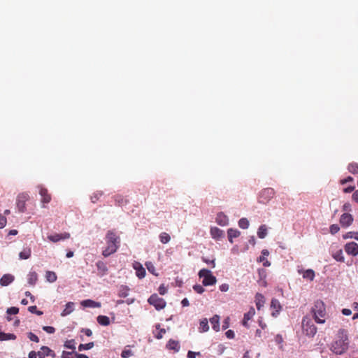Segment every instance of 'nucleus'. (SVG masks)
<instances>
[{
	"instance_id": "f257e3e1",
	"label": "nucleus",
	"mask_w": 358,
	"mask_h": 358,
	"mask_svg": "<svg viewBox=\"0 0 358 358\" xmlns=\"http://www.w3.org/2000/svg\"><path fill=\"white\" fill-rule=\"evenodd\" d=\"M349 348L348 332L344 329L338 331L335 341L331 345V350L336 355L345 353Z\"/></svg>"
},
{
	"instance_id": "f03ea898",
	"label": "nucleus",
	"mask_w": 358,
	"mask_h": 358,
	"mask_svg": "<svg viewBox=\"0 0 358 358\" xmlns=\"http://www.w3.org/2000/svg\"><path fill=\"white\" fill-rule=\"evenodd\" d=\"M313 309L310 310V314L306 315L302 320L303 333L310 337L313 336Z\"/></svg>"
},
{
	"instance_id": "7ed1b4c3",
	"label": "nucleus",
	"mask_w": 358,
	"mask_h": 358,
	"mask_svg": "<svg viewBox=\"0 0 358 358\" xmlns=\"http://www.w3.org/2000/svg\"><path fill=\"white\" fill-rule=\"evenodd\" d=\"M315 322L323 324L325 322L326 310L322 301H317L315 302Z\"/></svg>"
},
{
	"instance_id": "20e7f679",
	"label": "nucleus",
	"mask_w": 358,
	"mask_h": 358,
	"mask_svg": "<svg viewBox=\"0 0 358 358\" xmlns=\"http://www.w3.org/2000/svg\"><path fill=\"white\" fill-rule=\"evenodd\" d=\"M199 276L200 278H203L202 283L204 286L213 285L217 282L216 278L211 271L206 268L199 271Z\"/></svg>"
},
{
	"instance_id": "39448f33",
	"label": "nucleus",
	"mask_w": 358,
	"mask_h": 358,
	"mask_svg": "<svg viewBox=\"0 0 358 358\" xmlns=\"http://www.w3.org/2000/svg\"><path fill=\"white\" fill-rule=\"evenodd\" d=\"M106 244L108 247H114L116 250L119 248L120 238L113 230L108 231L106 235Z\"/></svg>"
},
{
	"instance_id": "423d86ee",
	"label": "nucleus",
	"mask_w": 358,
	"mask_h": 358,
	"mask_svg": "<svg viewBox=\"0 0 358 358\" xmlns=\"http://www.w3.org/2000/svg\"><path fill=\"white\" fill-rule=\"evenodd\" d=\"M274 195L275 191L273 188H265L260 192L258 201L261 203L266 204L274 196Z\"/></svg>"
},
{
	"instance_id": "0eeeda50",
	"label": "nucleus",
	"mask_w": 358,
	"mask_h": 358,
	"mask_svg": "<svg viewBox=\"0 0 358 358\" xmlns=\"http://www.w3.org/2000/svg\"><path fill=\"white\" fill-rule=\"evenodd\" d=\"M148 301L150 305L155 306L157 310L163 309L166 304L165 300L159 297L156 294H152L148 299Z\"/></svg>"
},
{
	"instance_id": "6e6552de",
	"label": "nucleus",
	"mask_w": 358,
	"mask_h": 358,
	"mask_svg": "<svg viewBox=\"0 0 358 358\" xmlns=\"http://www.w3.org/2000/svg\"><path fill=\"white\" fill-rule=\"evenodd\" d=\"M29 199V196L27 193L20 194L16 200V206L20 213H24L26 210V201Z\"/></svg>"
},
{
	"instance_id": "1a4fd4ad",
	"label": "nucleus",
	"mask_w": 358,
	"mask_h": 358,
	"mask_svg": "<svg viewBox=\"0 0 358 358\" xmlns=\"http://www.w3.org/2000/svg\"><path fill=\"white\" fill-rule=\"evenodd\" d=\"M96 266L97 268V275L99 277H103L108 274V268L106 262L99 260L96 262Z\"/></svg>"
},
{
	"instance_id": "9d476101",
	"label": "nucleus",
	"mask_w": 358,
	"mask_h": 358,
	"mask_svg": "<svg viewBox=\"0 0 358 358\" xmlns=\"http://www.w3.org/2000/svg\"><path fill=\"white\" fill-rule=\"evenodd\" d=\"M345 252L352 256L358 255V244L355 242H350L345 245Z\"/></svg>"
},
{
	"instance_id": "9b49d317",
	"label": "nucleus",
	"mask_w": 358,
	"mask_h": 358,
	"mask_svg": "<svg viewBox=\"0 0 358 358\" xmlns=\"http://www.w3.org/2000/svg\"><path fill=\"white\" fill-rule=\"evenodd\" d=\"M38 187L39 189V194L41 196V202L43 204L50 203L51 201V195L48 193V189L42 185H39Z\"/></svg>"
},
{
	"instance_id": "f8f14e48",
	"label": "nucleus",
	"mask_w": 358,
	"mask_h": 358,
	"mask_svg": "<svg viewBox=\"0 0 358 358\" xmlns=\"http://www.w3.org/2000/svg\"><path fill=\"white\" fill-rule=\"evenodd\" d=\"M70 238V234L65 232L63 234H55L48 236V239L53 243L58 242L61 240H65Z\"/></svg>"
},
{
	"instance_id": "ddd939ff",
	"label": "nucleus",
	"mask_w": 358,
	"mask_h": 358,
	"mask_svg": "<svg viewBox=\"0 0 358 358\" xmlns=\"http://www.w3.org/2000/svg\"><path fill=\"white\" fill-rule=\"evenodd\" d=\"M133 268L135 269L136 275L138 278L142 279L145 276V269L140 262L135 261L133 263Z\"/></svg>"
},
{
	"instance_id": "4468645a",
	"label": "nucleus",
	"mask_w": 358,
	"mask_h": 358,
	"mask_svg": "<svg viewBox=\"0 0 358 358\" xmlns=\"http://www.w3.org/2000/svg\"><path fill=\"white\" fill-rule=\"evenodd\" d=\"M353 217L349 213H343L340 218V223L343 227H348L352 224Z\"/></svg>"
},
{
	"instance_id": "2eb2a0df",
	"label": "nucleus",
	"mask_w": 358,
	"mask_h": 358,
	"mask_svg": "<svg viewBox=\"0 0 358 358\" xmlns=\"http://www.w3.org/2000/svg\"><path fill=\"white\" fill-rule=\"evenodd\" d=\"M271 308L275 311L272 312L271 315L273 317H277L282 310V306L280 301L277 299H273L271 302Z\"/></svg>"
},
{
	"instance_id": "dca6fc26",
	"label": "nucleus",
	"mask_w": 358,
	"mask_h": 358,
	"mask_svg": "<svg viewBox=\"0 0 358 358\" xmlns=\"http://www.w3.org/2000/svg\"><path fill=\"white\" fill-rule=\"evenodd\" d=\"M38 356L40 358H44V357H45V356H47V357L50 356L52 357H55V353L53 350H52L48 347L43 346L41 348V351L38 352Z\"/></svg>"
},
{
	"instance_id": "f3484780",
	"label": "nucleus",
	"mask_w": 358,
	"mask_h": 358,
	"mask_svg": "<svg viewBox=\"0 0 358 358\" xmlns=\"http://www.w3.org/2000/svg\"><path fill=\"white\" fill-rule=\"evenodd\" d=\"M255 315V310L253 307H251L250 310L244 314L243 320L242 321V324L248 328L249 326L248 324V322L251 320L253 316Z\"/></svg>"
},
{
	"instance_id": "a211bd4d",
	"label": "nucleus",
	"mask_w": 358,
	"mask_h": 358,
	"mask_svg": "<svg viewBox=\"0 0 358 358\" xmlns=\"http://www.w3.org/2000/svg\"><path fill=\"white\" fill-rule=\"evenodd\" d=\"M333 246L331 247V255L334 259H336L337 262H344L345 258L343 256V250L342 249H336L333 250Z\"/></svg>"
},
{
	"instance_id": "6ab92c4d",
	"label": "nucleus",
	"mask_w": 358,
	"mask_h": 358,
	"mask_svg": "<svg viewBox=\"0 0 358 358\" xmlns=\"http://www.w3.org/2000/svg\"><path fill=\"white\" fill-rule=\"evenodd\" d=\"M14 280V276L11 274H5L0 279L1 286H7Z\"/></svg>"
},
{
	"instance_id": "aec40b11",
	"label": "nucleus",
	"mask_w": 358,
	"mask_h": 358,
	"mask_svg": "<svg viewBox=\"0 0 358 358\" xmlns=\"http://www.w3.org/2000/svg\"><path fill=\"white\" fill-rule=\"evenodd\" d=\"M216 222L220 226H226L228 224V217L222 213L217 214L216 217Z\"/></svg>"
},
{
	"instance_id": "412c9836",
	"label": "nucleus",
	"mask_w": 358,
	"mask_h": 358,
	"mask_svg": "<svg viewBox=\"0 0 358 358\" xmlns=\"http://www.w3.org/2000/svg\"><path fill=\"white\" fill-rule=\"evenodd\" d=\"M210 235L214 239H220L224 235V231L217 227H212L210 229Z\"/></svg>"
},
{
	"instance_id": "4be33fe9",
	"label": "nucleus",
	"mask_w": 358,
	"mask_h": 358,
	"mask_svg": "<svg viewBox=\"0 0 358 358\" xmlns=\"http://www.w3.org/2000/svg\"><path fill=\"white\" fill-rule=\"evenodd\" d=\"M255 303H256L257 308L258 310H260L264 306V305L265 303V298L262 294H260V293L256 294Z\"/></svg>"
},
{
	"instance_id": "5701e85b",
	"label": "nucleus",
	"mask_w": 358,
	"mask_h": 358,
	"mask_svg": "<svg viewBox=\"0 0 358 358\" xmlns=\"http://www.w3.org/2000/svg\"><path fill=\"white\" fill-rule=\"evenodd\" d=\"M81 305L84 307L100 308L101 303L91 299L84 300L81 302Z\"/></svg>"
},
{
	"instance_id": "b1692460",
	"label": "nucleus",
	"mask_w": 358,
	"mask_h": 358,
	"mask_svg": "<svg viewBox=\"0 0 358 358\" xmlns=\"http://www.w3.org/2000/svg\"><path fill=\"white\" fill-rule=\"evenodd\" d=\"M228 239L230 243H233V238H237L240 236L241 232L237 229L230 228L227 231Z\"/></svg>"
},
{
	"instance_id": "393cba45",
	"label": "nucleus",
	"mask_w": 358,
	"mask_h": 358,
	"mask_svg": "<svg viewBox=\"0 0 358 358\" xmlns=\"http://www.w3.org/2000/svg\"><path fill=\"white\" fill-rule=\"evenodd\" d=\"M31 250L29 247L24 248L22 251L19 253V258L20 259H27L31 257Z\"/></svg>"
},
{
	"instance_id": "a878e982",
	"label": "nucleus",
	"mask_w": 358,
	"mask_h": 358,
	"mask_svg": "<svg viewBox=\"0 0 358 358\" xmlns=\"http://www.w3.org/2000/svg\"><path fill=\"white\" fill-rule=\"evenodd\" d=\"M166 347L169 349V350H173L176 352H178L179 350H180V345H179V343L178 341H176L175 340H173V339H170L166 345Z\"/></svg>"
},
{
	"instance_id": "bb28decb",
	"label": "nucleus",
	"mask_w": 358,
	"mask_h": 358,
	"mask_svg": "<svg viewBox=\"0 0 358 358\" xmlns=\"http://www.w3.org/2000/svg\"><path fill=\"white\" fill-rule=\"evenodd\" d=\"M210 322L213 326V329L218 331L220 330V317L215 315L210 320Z\"/></svg>"
},
{
	"instance_id": "cd10ccee",
	"label": "nucleus",
	"mask_w": 358,
	"mask_h": 358,
	"mask_svg": "<svg viewBox=\"0 0 358 358\" xmlns=\"http://www.w3.org/2000/svg\"><path fill=\"white\" fill-rule=\"evenodd\" d=\"M74 310V303L73 302H68L66 304L64 310L62 311L61 315L66 316L71 313Z\"/></svg>"
},
{
	"instance_id": "c85d7f7f",
	"label": "nucleus",
	"mask_w": 358,
	"mask_h": 358,
	"mask_svg": "<svg viewBox=\"0 0 358 358\" xmlns=\"http://www.w3.org/2000/svg\"><path fill=\"white\" fill-rule=\"evenodd\" d=\"M299 273L302 274L303 278L307 280H313V271L312 269H308L306 271L299 270Z\"/></svg>"
},
{
	"instance_id": "c756f323",
	"label": "nucleus",
	"mask_w": 358,
	"mask_h": 358,
	"mask_svg": "<svg viewBox=\"0 0 358 358\" xmlns=\"http://www.w3.org/2000/svg\"><path fill=\"white\" fill-rule=\"evenodd\" d=\"M15 339L16 336L14 334L0 332V341Z\"/></svg>"
},
{
	"instance_id": "7c9ffc66",
	"label": "nucleus",
	"mask_w": 358,
	"mask_h": 358,
	"mask_svg": "<svg viewBox=\"0 0 358 358\" xmlns=\"http://www.w3.org/2000/svg\"><path fill=\"white\" fill-rule=\"evenodd\" d=\"M97 322L102 326H108L110 324V319L106 315H99L97 317Z\"/></svg>"
},
{
	"instance_id": "2f4dec72",
	"label": "nucleus",
	"mask_w": 358,
	"mask_h": 358,
	"mask_svg": "<svg viewBox=\"0 0 358 358\" xmlns=\"http://www.w3.org/2000/svg\"><path fill=\"white\" fill-rule=\"evenodd\" d=\"M267 235V227L265 224L261 225L257 231V236L259 238H264Z\"/></svg>"
},
{
	"instance_id": "473e14b6",
	"label": "nucleus",
	"mask_w": 358,
	"mask_h": 358,
	"mask_svg": "<svg viewBox=\"0 0 358 358\" xmlns=\"http://www.w3.org/2000/svg\"><path fill=\"white\" fill-rule=\"evenodd\" d=\"M45 278H46L47 281H48L50 282H54L57 280V277L55 272L48 271H46V273H45Z\"/></svg>"
},
{
	"instance_id": "72a5a7b5",
	"label": "nucleus",
	"mask_w": 358,
	"mask_h": 358,
	"mask_svg": "<svg viewBox=\"0 0 358 358\" xmlns=\"http://www.w3.org/2000/svg\"><path fill=\"white\" fill-rule=\"evenodd\" d=\"M38 280V275L36 272H30L28 275V283L34 285Z\"/></svg>"
},
{
	"instance_id": "f704fd0d",
	"label": "nucleus",
	"mask_w": 358,
	"mask_h": 358,
	"mask_svg": "<svg viewBox=\"0 0 358 358\" xmlns=\"http://www.w3.org/2000/svg\"><path fill=\"white\" fill-rule=\"evenodd\" d=\"M117 250H116L114 247H108L106 246V248L102 251V255L105 257H108L112 254H114Z\"/></svg>"
},
{
	"instance_id": "c9c22d12",
	"label": "nucleus",
	"mask_w": 358,
	"mask_h": 358,
	"mask_svg": "<svg viewBox=\"0 0 358 358\" xmlns=\"http://www.w3.org/2000/svg\"><path fill=\"white\" fill-rule=\"evenodd\" d=\"M209 326L207 319H203L200 322L199 330L201 332H206L208 330Z\"/></svg>"
},
{
	"instance_id": "e433bc0d",
	"label": "nucleus",
	"mask_w": 358,
	"mask_h": 358,
	"mask_svg": "<svg viewBox=\"0 0 358 358\" xmlns=\"http://www.w3.org/2000/svg\"><path fill=\"white\" fill-rule=\"evenodd\" d=\"M129 289L127 286L122 285L119 289L118 295L120 297H126L129 294Z\"/></svg>"
},
{
	"instance_id": "4c0bfd02",
	"label": "nucleus",
	"mask_w": 358,
	"mask_h": 358,
	"mask_svg": "<svg viewBox=\"0 0 358 358\" xmlns=\"http://www.w3.org/2000/svg\"><path fill=\"white\" fill-rule=\"evenodd\" d=\"M115 204L117 206H123L127 203V199L122 195H117L115 196Z\"/></svg>"
},
{
	"instance_id": "58836bf2",
	"label": "nucleus",
	"mask_w": 358,
	"mask_h": 358,
	"mask_svg": "<svg viewBox=\"0 0 358 358\" xmlns=\"http://www.w3.org/2000/svg\"><path fill=\"white\" fill-rule=\"evenodd\" d=\"M156 330H158L159 332L155 335V338L157 339L162 338L164 334L166 333V329L164 328H161V325L157 324L155 325Z\"/></svg>"
},
{
	"instance_id": "ea45409f",
	"label": "nucleus",
	"mask_w": 358,
	"mask_h": 358,
	"mask_svg": "<svg viewBox=\"0 0 358 358\" xmlns=\"http://www.w3.org/2000/svg\"><path fill=\"white\" fill-rule=\"evenodd\" d=\"M159 239L162 243L165 244L170 241L171 236L169 234L166 232H162L159 234Z\"/></svg>"
},
{
	"instance_id": "a19ab883",
	"label": "nucleus",
	"mask_w": 358,
	"mask_h": 358,
	"mask_svg": "<svg viewBox=\"0 0 358 358\" xmlns=\"http://www.w3.org/2000/svg\"><path fill=\"white\" fill-rule=\"evenodd\" d=\"M249 224H250V223L247 218L243 217V218L240 219L238 221V226L241 229H248L249 227Z\"/></svg>"
},
{
	"instance_id": "79ce46f5",
	"label": "nucleus",
	"mask_w": 358,
	"mask_h": 358,
	"mask_svg": "<svg viewBox=\"0 0 358 358\" xmlns=\"http://www.w3.org/2000/svg\"><path fill=\"white\" fill-rule=\"evenodd\" d=\"M103 195V192H100V191H97L94 193H93V194L91 196V201L92 203H96L100 197Z\"/></svg>"
},
{
	"instance_id": "37998d69",
	"label": "nucleus",
	"mask_w": 358,
	"mask_h": 358,
	"mask_svg": "<svg viewBox=\"0 0 358 358\" xmlns=\"http://www.w3.org/2000/svg\"><path fill=\"white\" fill-rule=\"evenodd\" d=\"M94 345V344L93 342H90L86 344H80V345L78 346V350L80 351L90 350L92 348Z\"/></svg>"
},
{
	"instance_id": "c03bdc74",
	"label": "nucleus",
	"mask_w": 358,
	"mask_h": 358,
	"mask_svg": "<svg viewBox=\"0 0 358 358\" xmlns=\"http://www.w3.org/2000/svg\"><path fill=\"white\" fill-rule=\"evenodd\" d=\"M348 171L353 173H358V164L357 163H351L348 165Z\"/></svg>"
},
{
	"instance_id": "a18cd8bd",
	"label": "nucleus",
	"mask_w": 358,
	"mask_h": 358,
	"mask_svg": "<svg viewBox=\"0 0 358 358\" xmlns=\"http://www.w3.org/2000/svg\"><path fill=\"white\" fill-rule=\"evenodd\" d=\"M145 266L149 272H150L151 273H152L155 275H157V274L155 273V267L151 262H147L145 263Z\"/></svg>"
},
{
	"instance_id": "49530a36",
	"label": "nucleus",
	"mask_w": 358,
	"mask_h": 358,
	"mask_svg": "<svg viewBox=\"0 0 358 358\" xmlns=\"http://www.w3.org/2000/svg\"><path fill=\"white\" fill-rule=\"evenodd\" d=\"M64 346L66 348H69V349H71V350H75L76 349L75 342H74L73 340H70V341H66V343L64 344Z\"/></svg>"
},
{
	"instance_id": "de8ad7c7",
	"label": "nucleus",
	"mask_w": 358,
	"mask_h": 358,
	"mask_svg": "<svg viewBox=\"0 0 358 358\" xmlns=\"http://www.w3.org/2000/svg\"><path fill=\"white\" fill-rule=\"evenodd\" d=\"M19 312V308L17 307H10L8 308L6 310L7 314L8 315H16Z\"/></svg>"
},
{
	"instance_id": "09e8293b",
	"label": "nucleus",
	"mask_w": 358,
	"mask_h": 358,
	"mask_svg": "<svg viewBox=\"0 0 358 358\" xmlns=\"http://www.w3.org/2000/svg\"><path fill=\"white\" fill-rule=\"evenodd\" d=\"M133 355V352L130 350H124L121 353V357L122 358H128Z\"/></svg>"
},
{
	"instance_id": "8fccbe9b",
	"label": "nucleus",
	"mask_w": 358,
	"mask_h": 358,
	"mask_svg": "<svg viewBox=\"0 0 358 358\" xmlns=\"http://www.w3.org/2000/svg\"><path fill=\"white\" fill-rule=\"evenodd\" d=\"M344 238H353L358 241V232H349L343 236Z\"/></svg>"
},
{
	"instance_id": "3c124183",
	"label": "nucleus",
	"mask_w": 358,
	"mask_h": 358,
	"mask_svg": "<svg viewBox=\"0 0 358 358\" xmlns=\"http://www.w3.org/2000/svg\"><path fill=\"white\" fill-rule=\"evenodd\" d=\"M28 338L31 341H34V342H36V343H38L39 342V338L38 337L35 335L34 333L32 332H29L28 333V335H27Z\"/></svg>"
},
{
	"instance_id": "603ef678",
	"label": "nucleus",
	"mask_w": 358,
	"mask_h": 358,
	"mask_svg": "<svg viewBox=\"0 0 358 358\" xmlns=\"http://www.w3.org/2000/svg\"><path fill=\"white\" fill-rule=\"evenodd\" d=\"M194 290L198 294H202L204 292V288L201 285H195L193 286Z\"/></svg>"
},
{
	"instance_id": "864d4df0",
	"label": "nucleus",
	"mask_w": 358,
	"mask_h": 358,
	"mask_svg": "<svg viewBox=\"0 0 358 358\" xmlns=\"http://www.w3.org/2000/svg\"><path fill=\"white\" fill-rule=\"evenodd\" d=\"M43 330L47 332L48 334H54L55 332V329L53 327L50 326H43Z\"/></svg>"
},
{
	"instance_id": "5fc2aeb1",
	"label": "nucleus",
	"mask_w": 358,
	"mask_h": 358,
	"mask_svg": "<svg viewBox=\"0 0 358 358\" xmlns=\"http://www.w3.org/2000/svg\"><path fill=\"white\" fill-rule=\"evenodd\" d=\"M7 223V220L5 216L0 214V229L3 228Z\"/></svg>"
},
{
	"instance_id": "6e6d98bb",
	"label": "nucleus",
	"mask_w": 358,
	"mask_h": 358,
	"mask_svg": "<svg viewBox=\"0 0 358 358\" xmlns=\"http://www.w3.org/2000/svg\"><path fill=\"white\" fill-rule=\"evenodd\" d=\"M340 230V227L338 224H332L330 227V232L331 234H336Z\"/></svg>"
},
{
	"instance_id": "4d7b16f0",
	"label": "nucleus",
	"mask_w": 358,
	"mask_h": 358,
	"mask_svg": "<svg viewBox=\"0 0 358 358\" xmlns=\"http://www.w3.org/2000/svg\"><path fill=\"white\" fill-rule=\"evenodd\" d=\"M259 261L262 262L263 265L266 267L269 266L271 265V263L264 256H260L259 258Z\"/></svg>"
},
{
	"instance_id": "13d9d810",
	"label": "nucleus",
	"mask_w": 358,
	"mask_h": 358,
	"mask_svg": "<svg viewBox=\"0 0 358 358\" xmlns=\"http://www.w3.org/2000/svg\"><path fill=\"white\" fill-rule=\"evenodd\" d=\"M202 260L205 263H206L208 264H210L212 268H215V259L209 260L207 258L203 257Z\"/></svg>"
},
{
	"instance_id": "bf43d9fd",
	"label": "nucleus",
	"mask_w": 358,
	"mask_h": 358,
	"mask_svg": "<svg viewBox=\"0 0 358 358\" xmlns=\"http://www.w3.org/2000/svg\"><path fill=\"white\" fill-rule=\"evenodd\" d=\"M196 355H200V352H192V351H189L187 352L188 358H196Z\"/></svg>"
},
{
	"instance_id": "052dcab7",
	"label": "nucleus",
	"mask_w": 358,
	"mask_h": 358,
	"mask_svg": "<svg viewBox=\"0 0 358 358\" xmlns=\"http://www.w3.org/2000/svg\"><path fill=\"white\" fill-rule=\"evenodd\" d=\"M229 286L227 283L222 284L220 286V289L221 292H227L229 290Z\"/></svg>"
},
{
	"instance_id": "680f3d73",
	"label": "nucleus",
	"mask_w": 358,
	"mask_h": 358,
	"mask_svg": "<svg viewBox=\"0 0 358 358\" xmlns=\"http://www.w3.org/2000/svg\"><path fill=\"white\" fill-rule=\"evenodd\" d=\"M343 211H350L351 210V204L350 203H345L343 206Z\"/></svg>"
},
{
	"instance_id": "e2e57ef3",
	"label": "nucleus",
	"mask_w": 358,
	"mask_h": 358,
	"mask_svg": "<svg viewBox=\"0 0 358 358\" xmlns=\"http://www.w3.org/2000/svg\"><path fill=\"white\" fill-rule=\"evenodd\" d=\"M226 336L228 338H234V332L232 330H228L226 332Z\"/></svg>"
},
{
	"instance_id": "0e129e2a",
	"label": "nucleus",
	"mask_w": 358,
	"mask_h": 358,
	"mask_svg": "<svg viewBox=\"0 0 358 358\" xmlns=\"http://www.w3.org/2000/svg\"><path fill=\"white\" fill-rule=\"evenodd\" d=\"M355 186H349L344 189V192L350 193V192H353L355 190Z\"/></svg>"
},
{
	"instance_id": "69168bd1",
	"label": "nucleus",
	"mask_w": 358,
	"mask_h": 358,
	"mask_svg": "<svg viewBox=\"0 0 358 358\" xmlns=\"http://www.w3.org/2000/svg\"><path fill=\"white\" fill-rule=\"evenodd\" d=\"M352 180H353V178L351 176H348L346 178L341 180V183L343 185V184H345L346 182H352Z\"/></svg>"
},
{
	"instance_id": "338daca9",
	"label": "nucleus",
	"mask_w": 358,
	"mask_h": 358,
	"mask_svg": "<svg viewBox=\"0 0 358 358\" xmlns=\"http://www.w3.org/2000/svg\"><path fill=\"white\" fill-rule=\"evenodd\" d=\"M342 313L344 315H350L352 314V311L351 310L348 309V308H343L342 310Z\"/></svg>"
},
{
	"instance_id": "774afa93",
	"label": "nucleus",
	"mask_w": 358,
	"mask_h": 358,
	"mask_svg": "<svg viewBox=\"0 0 358 358\" xmlns=\"http://www.w3.org/2000/svg\"><path fill=\"white\" fill-rule=\"evenodd\" d=\"M352 199L353 201L358 203V190L355 191L352 196Z\"/></svg>"
}]
</instances>
